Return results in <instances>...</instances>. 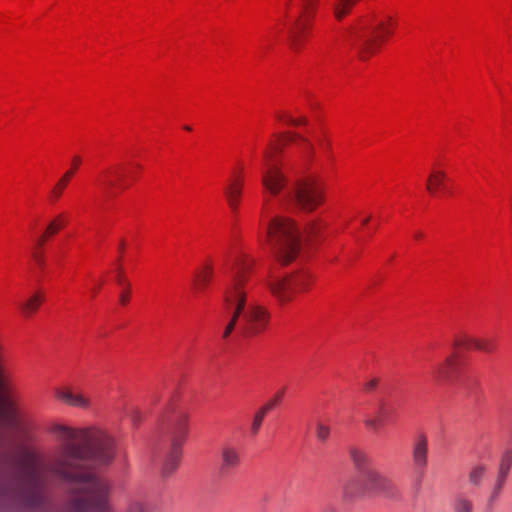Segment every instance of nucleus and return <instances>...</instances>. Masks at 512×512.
I'll list each match as a JSON object with an SVG mask.
<instances>
[{"label":"nucleus","mask_w":512,"mask_h":512,"mask_svg":"<svg viewBox=\"0 0 512 512\" xmlns=\"http://www.w3.org/2000/svg\"><path fill=\"white\" fill-rule=\"evenodd\" d=\"M42 301L43 296L40 293H35L30 298H28L23 304H21V310L23 311L24 314L30 315L37 311Z\"/></svg>","instance_id":"obj_27"},{"label":"nucleus","mask_w":512,"mask_h":512,"mask_svg":"<svg viewBox=\"0 0 512 512\" xmlns=\"http://www.w3.org/2000/svg\"><path fill=\"white\" fill-rule=\"evenodd\" d=\"M512 467V451L507 450L503 453L498 469L497 479L494 487L486 501L484 512H494L497 501L500 498L506 479Z\"/></svg>","instance_id":"obj_8"},{"label":"nucleus","mask_w":512,"mask_h":512,"mask_svg":"<svg viewBox=\"0 0 512 512\" xmlns=\"http://www.w3.org/2000/svg\"><path fill=\"white\" fill-rule=\"evenodd\" d=\"M54 396L60 402L79 409L87 410L91 407L90 398L81 391L69 387H60L54 390Z\"/></svg>","instance_id":"obj_13"},{"label":"nucleus","mask_w":512,"mask_h":512,"mask_svg":"<svg viewBox=\"0 0 512 512\" xmlns=\"http://www.w3.org/2000/svg\"><path fill=\"white\" fill-rule=\"evenodd\" d=\"M354 5V3H344L343 0H340L334 8L335 17L338 20H341L350 10V8Z\"/></svg>","instance_id":"obj_35"},{"label":"nucleus","mask_w":512,"mask_h":512,"mask_svg":"<svg viewBox=\"0 0 512 512\" xmlns=\"http://www.w3.org/2000/svg\"><path fill=\"white\" fill-rule=\"evenodd\" d=\"M354 5V3H344L343 0H340L334 8L335 17L338 20H341L350 10V8Z\"/></svg>","instance_id":"obj_33"},{"label":"nucleus","mask_w":512,"mask_h":512,"mask_svg":"<svg viewBox=\"0 0 512 512\" xmlns=\"http://www.w3.org/2000/svg\"><path fill=\"white\" fill-rule=\"evenodd\" d=\"M454 347H463L466 349H475L486 353H491L496 349V344L493 339L488 338H475L467 335L456 337L453 341Z\"/></svg>","instance_id":"obj_14"},{"label":"nucleus","mask_w":512,"mask_h":512,"mask_svg":"<svg viewBox=\"0 0 512 512\" xmlns=\"http://www.w3.org/2000/svg\"><path fill=\"white\" fill-rule=\"evenodd\" d=\"M323 512H336V509L332 506H326L324 509H323Z\"/></svg>","instance_id":"obj_45"},{"label":"nucleus","mask_w":512,"mask_h":512,"mask_svg":"<svg viewBox=\"0 0 512 512\" xmlns=\"http://www.w3.org/2000/svg\"><path fill=\"white\" fill-rule=\"evenodd\" d=\"M80 164L81 158L79 156H74L72 159V167L61 176L51 189L50 195L53 200H57L62 196L63 191L67 187L70 179L73 177Z\"/></svg>","instance_id":"obj_19"},{"label":"nucleus","mask_w":512,"mask_h":512,"mask_svg":"<svg viewBox=\"0 0 512 512\" xmlns=\"http://www.w3.org/2000/svg\"><path fill=\"white\" fill-rule=\"evenodd\" d=\"M265 416H266V413L263 412L261 409L258 408L255 411V413L253 414L252 421L250 424V429H249L251 436H256L259 433Z\"/></svg>","instance_id":"obj_29"},{"label":"nucleus","mask_w":512,"mask_h":512,"mask_svg":"<svg viewBox=\"0 0 512 512\" xmlns=\"http://www.w3.org/2000/svg\"><path fill=\"white\" fill-rule=\"evenodd\" d=\"M446 178L447 176L444 171L433 170L426 181V190L428 193L435 195L439 190H443Z\"/></svg>","instance_id":"obj_22"},{"label":"nucleus","mask_w":512,"mask_h":512,"mask_svg":"<svg viewBox=\"0 0 512 512\" xmlns=\"http://www.w3.org/2000/svg\"><path fill=\"white\" fill-rule=\"evenodd\" d=\"M329 436H330V427L323 423H318L316 426L317 439L320 442L325 443L328 440Z\"/></svg>","instance_id":"obj_36"},{"label":"nucleus","mask_w":512,"mask_h":512,"mask_svg":"<svg viewBox=\"0 0 512 512\" xmlns=\"http://www.w3.org/2000/svg\"><path fill=\"white\" fill-rule=\"evenodd\" d=\"M67 218L64 213L56 215L47 225L45 229V235L50 237L58 233L61 229L66 226Z\"/></svg>","instance_id":"obj_25"},{"label":"nucleus","mask_w":512,"mask_h":512,"mask_svg":"<svg viewBox=\"0 0 512 512\" xmlns=\"http://www.w3.org/2000/svg\"><path fill=\"white\" fill-rule=\"evenodd\" d=\"M349 455L351 458V461L353 462L354 466L357 469H364L368 463H369V456L368 454L356 447H351L349 449Z\"/></svg>","instance_id":"obj_24"},{"label":"nucleus","mask_w":512,"mask_h":512,"mask_svg":"<svg viewBox=\"0 0 512 512\" xmlns=\"http://www.w3.org/2000/svg\"><path fill=\"white\" fill-rule=\"evenodd\" d=\"M212 274H213L212 266L207 265L205 267L204 271H202L201 273H199L197 275L198 286L200 289H204L208 285V283L212 277Z\"/></svg>","instance_id":"obj_31"},{"label":"nucleus","mask_w":512,"mask_h":512,"mask_svg":"<svg viewBox=\"0 0 512 512\" xmlns=\"http://www.w3.org/2000/svg\"><path fill=\"white\" fill-rule=\"evenodd\" d=\"M364 424L367 428H369L372 431H377L379 428L382 427L383 422L381 419L378 418H367L364 421Z\"/></svg>","instance_id":"obj_38"},{"label":"nucleus","mask_w":512,"mask_h":512,"mask_svg":"<svg viewBox=\"0 0 512 512\" xmlns=\"http://www.w3.org/2000/svg\"><path fill=\"white\" fill-rule=\"evenodd\" d=\"M377 384L378 380L376 378H372L364 384V390L367 392L373 391L377 387Z\"/></svg>","instance_id":"obj_40"},{"label":"nucleus","mask_w":512,"mask_h":512,"mask_svg":"<svg viewBox=\"0 0 512 512\" xmlns=\"http://www.w3.org/2000/svg\"><path fill=\"white\" fill-rule=\"evenodd\" d=\"M283 392L276 394L274 397L269 399L265 404H263L259 409H261L266 414L273 410L277 404L279 403Z\"/></svg>","instance_id":"obj_37"},{"label":"nucleus","mask_w":512,"mask_h":512,"mask_svg":"<svg viewBox=\"0 0 512 512\" xmlns=\"http://www.w3.org/2000/svg\"><path fill=\"white\" fill-rule=\"evenodd\" d=\"M453 512H473V502L464 494H458L453 502Z\"/></svg>","instance_id":"obj_28"},{"label":"nucleus","mask_w":512,"mask_h":512,"mask_svg":"<svg viewBox=\"0 0 512 512\" xmlns=\"http://www.w3.org/2000/svg\"><path fill=\"white\" fill-rule=\"evenodd\" d=\"M428 439L424 434L416 436L412 442L411 459L414 470L423 476L428 466Z\"/></svg>","instance_id":"obj_12"},{"label":"nucleus","mask_w":512,"mask_h":512,"mask_svg":"<svg viewBox=\"0 0 512 512\" xmlns=\"http://www.w3.org/2000/svg\"><path fill=\"white\" fill-rule=\"evenodd\" d=\"M388 22L389 24L386 25L381 21L375 26L361 23L351 28L350 37L352 45L357 50L360 59L365 60L369 58L377 50L379 43L391 33L390 18Z\"/></svg>","instance_id":"obj_2"},{"label":"nucleus","mask_w":512,"mask_h":512,"mask_svg":"<svg viewBox=\"0 0 512 512\" xmlns=\"http://www.w3.org/2000/svg\"><path fill=\"white\" fill-rule=\"evenodd\" d=\"M7 392L6 379L0 367V424L16 426L18 424V414Z\"/></svg>","instance_id":"obj_11"},{"label":"nucleus","mask_w":512,"mask_h":512,"mask_svg":"<svg viewBox=\"0 0 512 512\" xmlns=\"http://www.w3.org/2000/svg\"><path fill=\"white\" fill-rule=\"evenodd\" d=\"M270 292L279 301L285 300L286 295V278L279 275H272L268 283Z\"/></svg>","instance_id":"obj_23"},{"label":"nucleus","mask_w":512,"mask_h":512,"mask_svg":"<svg viewBox=\"0 0 512 512\" xmlns=\"http://www.w3.org/2000/svg\"><path fill=\"white\" fill-rule=\"evenodd\" d=\"M354 5V3H344L343 0H340L334 8L335 17L338 20H341L350 10V8Z\"/></svg>","instance_id":"obj_34"},{"label":"nucleus","mask_w":512,"mask_h":512,"mask_svg":"<svg viewBox=\"0 0 512 512\" xmlns=\"http://www.w3.org/2000/svg\"><path fill=\"white\" fill-rule=\"evenodd\" d=\"M188 420L189 416L185 412L178 413L173 420L171 428V448L161 469V474L164 478L170 477L180 464L182 456L181 446L188 433Z\"/></svg>","instance_id":"obj_4"},{"label":"nucleus","mask_w":512,"mask_h":512,"mask_svg":"<svg viewBox=\"0 0 512 512\" xmlns=\"http://www.w3.org/2000/svg\"><path fill=\"white\" fill-rule=\"evenodd\" d=\"M120 302L121 304L125 305L127 302H128V294L127 293H122L120 295Z\"/></svg>","instance_id":"obj_44"},{"label":"nucleus","mask_w":512,"mask_h":512,"mask_svg":"<svg viewBox=\"0 0 512 512\" xmlns=\"http://www.w3.org/2000/svg\"><path fill=\"white\" fill-rule=\"evenodd\" d=\"M33 258L40 267L44 265V258L39 252H34Z\"/></svg>","instance_id":"obj_42"},{"label":"nucleus","mask_w":512,"mask_h":512,"mask_svg":"<svg viewBox=\"0 0 512 512\" xmlns=\"http://www.w3.org/2000/svg\"><path fill=\"white\" fill-rule=\"evenodd\" d=\"M310 283V276L305 271H290V293L305 291Z\"/></svg>","instance_id":"obj_21"},{"label":"nucleus","mask_w":512,"mask_h":512,"mask_svg":"<svg viewBox=\"0 0 512 512\" xmlns=\"http://www.w3.org/2000/svg\"><path fill=\"white\" fill-rule=\"evenodd\" d=\"M486 467L482 464L476 465L469 472V482L474 486H479L483 476L485 475Z\"/></svg>","instance_id":"obj_30"},{"label":"nucleus","mask_w":512,"mask_h":512,"mask_svg":"<svg viewBox=\"0 0 512 512\" xmlns=\"http://www.w3.org/2000/svg\"><path fill=\"white\" fill-rule=\"evenodd\" d=\"M287 226L283 218L274 217L267 228V243L275 258L283 265L287 263Z\"/></svg>","instance_id":"obj_7"},{"label":"nucleus","mask_w":512,"mask_h":512,"mask_svg":"<svg viewBox=\"0 0 512 512\" xmlns=\"http://www.w3.org/2000/svg\"><path fill=\"white\" fill-rule=\"evenodd\" d=\"M48 237H50V236L45 235V232H43V234L37 240V247L38 248L42 247Z\"/></svg>","instance_id":"obj_43"},{"label":"nucleus","mask_w":512,"mask_h":512,"mask_svg":"<svg viewBox=\"0 0 512 512\" xmlns=\"http://www.w3.org/2000/svg\"><path fill=\"white\" fill-rule=\"evenodd\" d=\"M310 20L305 15L301 14L294 23L293 30L290 31V50L299 52L303 46L305 37L309 30Z\"/></svg>","instance_id":"obj_15"},{"label":"nucleus","mask_w":512,"mask_h":512,"mask_svg":"<svg viewBox=\"0 0 512 512\" xmlns=\"http://www.w3.org/2000/svg\"><path fill=\"white\" fill-rule=\"evenodd\" d=\"M104 176L106 177L103 184L107 188H113L116 186H124L123 185V175L120 173L119 169H108L104 172Z\"/></svg>","instance_id":"obj_26"},{"label":"nucleus","mask_w":512,"mask_h":512,"mask_svg":"<svg viewBox=\"0 0 512 512\" xmlns=\"http://www.w3.org/2000/svg\"><path fill=\"white\" fill-rule=\"evenodd\" d=\"M344 3H356L357 0H343Z\"/></svg>","instance_id":"obj_49"},{"label":"nucleus","mask_w":512,"mask_h":512,"mask_svg":"<svg viewBox=\"0 0 512 512\" xmlns=\"http://www.w3.org/2000/svg\"><path fill=\"white\" fill-rule=\"evenodd\" d=\"M293 144L299 153L304 157L311 159L314 154V146L311 141L297 132L290 131V145Z\"/></svg>","instance_id":"obj_20"},{"label":"nucleus","mask_w":512,"mask_h":512,"mask_svg":"<svg viewBox=\"0 0 512 512\" xmlns=\"http://www.w3.org/2000/svg\"><path fill=\"white\" fill-rule=\"evenodd\" d=\"M125 512H153L146 503L140 500H132L129 502Z\"/></svg>","instance_id":"obj_32"},{"label":"nucleus","mask_w":512,"mask_h":512,"mask_svg":"<svg viewBox=\"0 0 512 512\" xmlns=\"http://www.w3.org/2000/svg\"><path fill=\"white\" fill-rule=\"evenodd\" d=\"M235 326H236V324L234 323V321H229L224 329L222 337L224 339L228 338L230 336V334L232 333V331L234 330Z\"/></svg>","instance_id":"obj_41"},{"label":"nucleus","mask_w":512,"mask_h":512,"mask_svg":"<svg viewBox=\"0 0 512 512\" xmlns=\"http://www.w3.org/2000/svg\"><path fill=\"white\" fill-rule=\"evenodd\" d=\"M365 481L369 489L385 498L397 500L401 497L398 486L391 479L377 471H367Z\"/></svg>","instance_id":"obj_9"},{"label":"nucleus","mask_w":512,"mask_h":512,"mask_svg":"<svg viewBox=\"0 0 512 512\" xmlns=\"http://www.w3.org/2000/svg\"><path fill=\"white\" fill-rule=\"evenodd\" d=\"M455 367L456 360L454 355L447 356L442 362L434 366L432 371L434 381L438 384L448 382Z\"/></svg>","instance_id":"obj_17"},{"label":"nucleus","mask_w":512,"mask_h":512,"mask_svg":"<svg viewBox=\"0 0 512 512\" xmlns=\"http://www.w3.org/2000/svg\"><path fill=\"white\" fill-rule=\"evenodd\" d=\"M253 260L246 254L236 257L231 283L225 291V303L229 308L239 309L245 312L247 294L245 286L248 282V274L252 268Z\"/></svg>","instance_id":"obj_3"},{"label":"nucleus","mask_w":512,"mask_h":512,"mask_svg":"<svg viewBox=\"0 0 512 512\" xmlns=\"http://www.w3.org/2000/svg\"><path fill=\"white\" fill-rule=\"evenodd\" d=\"M414 237H415L416 239H420V238H422V237H423V233H422V232H416V233L414 234Z\"/></svg>","instance_id":"obj_47"},{"label":"nucleus","mask_w":512,"mask_h":512,"mask_svg":"<svg viewBox=\"0 0 512 512\" xmlns=\"http://www.w3.org/2000/svg\"><path fill=\"white\" fill-rule=\"evenodd\" d=\"M320 230V220H308L302 229L295 226V223L290 219V261L292 260L296 251H299L304 242L316 235Z\"/></svg>","instance_id":"obj_10"},{"label":"nucleus","mask_w":512,"mask_h":512,"mask_svg":"<svg viewBox=\"0 0 512 512\" xmlns=\"http://www.w3.org/2000/svg\"><path fill=\"white\" fill-rule=\"evenodd\" d=\"M124 247H125V242H124V240H121L119 243V251L122 252L124 250Z\"/></svg>","instance_id":"obj_46"},{"label":"nucleus","mask_w":512,"mask_h":512,"mask_svg":"<svg viewBox=\"0 0 512 512\" xmlns=\"http://www.w3.org/2000/svg\"><path fill=\"white\" fill-rule=\"evenodd\" d=\"M243 181L239 176H233L227 183L224 194L232 211H236L242 194Z\"/></svg>","instance_id":"obj_18"},{"label":"nucleus","mask_w":512,"mask_h":512,"mask_svg":"<svg viewBox=\"0 0 512 512\" xmlns=\"http://www.w3.org/2000/svg\"><path fill=\"white\" fill-rule=\"evenodd\" d=\"M279 145L275 144L265 153V170L262 184L272 195L276 196L286 185L284 164L278 158Z\"/></svg>","instance_id":"obj_5"},{"label":"nucleus","mask_w":512,"mask_h":512,"mask_svg":"<svg viewBox=\"0 0 512 512\" xmlns=\"http://www.w3.org/2000/svg\"><path fill=\"white\" fill-rule=\"evenodd\" d=\"M231 309L233 313L230 321H234L235 324L242 315L241 331L244 337H254L265 330L268 323V312L263 307L253 304L245 312L235 308Z\"/></svg>","instance_id":"obj_6"},{"label":"nucleus","mask_w":512,"mask_h":512,"mask_svg":"<svg viewBox=\"0 0 512 512\" xmlns=\"http://www.w3.org/2000/svg\"><path fill=\"white\" fill-rule=\"evenodd\" d=\"M370 220V216L366 217L365 219L362 220V225H366Z\"/></svg>","instance_id":"obj_48"},{"label":"nucleus","mask_w":512,"mask_h":512,"mask_svg":"<svg viewBox=\"0 0 512 512\" xmlns=\"http://www.w3.org/2000/svg\"><path fill=\"white\" fill-rule=\"evenodd\" d=\"M118 270H119L118 282L120 283V282H121V275H120V273H121V268H119Z\"/></svg>","instance_id":"obj_50"},{"label":"nucleus","mask_w":512,"mask_h":512,"mask_svg":"<svg viewBox=\"0 0 512 512\" xmlns=\"http://www.w3.org/2000/svg\"><path fill=\"white\" fill-rule=\"evenodd\" d=\"M308 123V119L305 117V116H300V117H297L295 119H292L290 117V126L293 125V126H302V125H306Z\"/></svg>","instance_id":"obj_39"},{"label":"nucleus","mask_w":512,"mask_h":512,"mask_svg":"<svg viewBox=\"0 0 512 512\" xmlns=\"http://www.w3.org/2000/svg\"><path fill=\"white\" fill-rule=\"evenodd\" d=\"M325 202V188L312 174L298 175L290 188V207L297 214L308 215Z\"/></svg>","instance_id":"obj_1"},{"label":"nucleus","mask_w":512,"mask_h":512,"mask_svg":"<svg viewBox=\"0 0 512 512\" xmlns=\"http://www.w3.org/2000/svg\"><path fill=\"white\" fill-rule=\"evenodd\" d=\"M241 463V456L238 448L232 445H225L221 449V473H228L236 469Z\"/></svg>","instance_id":"obj_16"},{"label":"nucleus","mask_w":512,"mask_h":512,"mask_svg":"<svg viewBox=\"0 0 512 512\" xmlns=\"http://www.w3.org/2000/svg\"><path fill=\"white\" fill-rule=\"evenodd\" d=\"M184 129L187 130V131H190L191 127L190 126H184Z\"/></svg>","instance_id":"obj_51"}]
</instances>
